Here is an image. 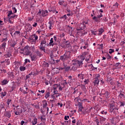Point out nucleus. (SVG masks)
<instances>
[{
	"label": "nucleus",
	"mask_w": 125,
	"mask_h": 125,
	"mask_svg": "<svg viewBox=\"0 0 125 125\" xmlns=\"http://www.w3.org/2000/svg\"><path fill=\"white\" fill-rule=\"evenodd\" d=\"M106 121V118L102 117L101 118L100 123H104Z\"/></svg>",
	"instance_id": "nucleus-42"
},
{
	"label": "nucleus",
	"mask_w": 125,
	"mask_h": 125,
	"mask_svg": "<svg viewBox=\"0 0 125 125\" xmlns=\"http://www.w3.org/2000/svg\"><path fill=\"white\" fill-rule=\"evenodd\" d=\"M41 120L42 121H45L46 120V118H45V115H42V116L41 117Z\"/></svg>",
	"instance_id": "nucleus-40"
},
{
	"label": "nucleus",
	"mask_w": 125,
	"mask_h": 125,
	"mask_svg": "<svg viewBox=\"0 0 125 125\" xmlns=\"http://www.w3.org/2000/svg\"><path fill=\"white\" fill-rule=\"evenodd\" d=\"M64 55H65L67 59H69V58H70L71 57V51H66Z\"/></svg>",
	"instance_id": "nucleus-13"
},
{
	"label": "nucleus",
	"mask_w": 125,
	"mask_h": 125,
	"mask_svg": "<svg viewBox=\"0 0 125 125\" xmlns=\"http://www.w3.org/2000/svg\"><path fill=\"white\" fill-rule=\"evenodd\" d=\"M100 79V75L98 74L96 75L95 80L94 81V83L95 85H96V84H98L99 83V79Z\"/></svg>",
	"instance_id": "nucleus-3"
},
{
	"label": "nucleus",
	"mask_w": 125,
	"mask_h": 125,
	"mask_svg": "<svg viewBox=\"0 0 125 125\" xmlns=\"http://www.w3.org/2000/svg\"><path fill=\"white\" fill-rule=\"evenodd\" d=\"M95 122L97 124V125H99V120L98 119H96Z\"/></svg>",
	"instance_id": "nucleus-63"
},
{
	"label": "nucleus",
	"mask_w": 125,
	"mask_h": 125,
	"mask_svg": "<svg viewBox=\"0 0 125 125\" xmlns=\"http://www.w3.org/2000/svg\"><path fill=\"white\" fill-rule=\"evenodd\" d=\"M111 58H112V57H111L110 56L108 55L106 57V59H107V60H110V59H111Z\"/></svg>",
	"instance_id": "nucleus-62"
},
{
	"label": "nucleus",
	"mask_w": 125,
	"mask_h": 125,
	"mask_svg": "<svg viewBox=\"0 0 125 125\" xmlns=\"http://www.w3.org/2000/svg\"><path fill=\"white\" fill-rule=\"evenodd\" d=\"M87 54H88V53L87 52H84V53H82V57H83V58H85L86 57V55H87Z\"/></svg>",
	"instance_id": "nucleus-36"
},
{
	"label": "nucleus",
	"mask_w": 125,
	"mask_h": 125,
	"mask_svg": "<svg viewBox=\"0 0 125 125\" xmlns=\"http://www.w3.org/2000/svg\"><path fill=\"white\" fill-rule=\"evenodd\" d=\"M79 27L77 28V31H82V30H83L84 29L85 25H83V24H80L79 25Z\"/></svg>",
	"instance_id": "nucleus-9"
},
{
	"label": "nucleus",
	"mask_w": 125,
	"mask_h": 125,
	"mask_svg": "<svg viewBox=\"0 0 125 125\" xmlns=\"http://www.w3.org/2000/svg\"><path fill=\"white\" fill-rule=\"evenodd\" d=\"M21 51L24 52L25 56H31L32 55V51H31V47L29 45L25 46L24 48L21 49Z\"/></svg>",
	"instance_id": "nucleus-1"
},
{
	"label": "nucleus",
	"mask_w": 125,
	"mask_h": 125,
	"mask_svg": "<svg viewBox=\"0 0 125 125\" xmlns=\"http://www.w3.org/2000/svg\"><path fill=\"white\" fill-rule=\"evenodd\" d=\"M48 24L49 25V30H51V27H53V23H52V22H51V21H49L48 22Z\"/></svg>",
	"instance_id": "nucleus-29"
},
{
	"label": "nucleus",
	"mask_w": 125,
	"mask_h": 125,
	"mask_svg": "<svg viewBox=\"0 0 125 125\" xmlns=\"http://www.w3.org/2000/svg\"><path fill=\"white\" fill-rule=\"evenodd\" d=\"M101 114H103V115H107V111H104L103 110L101 111Z\"/></svg>",
	"instance_id": "nucleus-54"
},
{
	"label": "nucleus",
	"mask_w": 125,
	"mask_h": 125,
	"mask_svg": "<svg viewBox=\"0 0 125 125\" xmlns=\"http://www.w3.org/2000/svg\"><path fill=\"white\" fill-rule=\"evenodd\" d=\"M123 97H125V95L122 94V93H120L119 95V98H123Z\"/></svg>",
	"instance_id": "nucleus-49"
},
{
	"label": "nucleus",
	"mask_w": 125,
	"mask_h": 125,
	"mask_svg": "<svg viewBox=\"0 0 125 125\" xmlns=\"http://www.w3.org/2000/svg\"><path fill=\"white\" fill-rule=\"evenodd\" d=\"M57 44V43H53V38H51L50 40V42H49V45L50 46H53L54 45H56Z\"/></svg>",
	"instance_id": "nucleus-17"
},
{
	"label": "nucleus",
	"mask_w": 125,
	"mask_h": 125,
	"mask_svg": "<svg viewBox=\"0 0 125 125\" xmlns=\"http://www.w3.org/2000/svg\"><path fill=\"white\" fill-rule=\"evenodd\" d=\"M4 62L6 63V65H9V64H10V60H9V59H5Z\"/></svg>",
	"instance_id": "nucleus-30"
},
{
	"label": "nucleus",
	"mask_w": 125,
	"mask_h": 125,
	"mask_svg": "<svg viewBox=\"0 0 125 125\" xmlns=\"http://www.w3.org/2000/svg\"><path fill=\"white\" fill-rule=\"evenodd\" d=\"M75 100H77L78 103V106H79V110L78 111L79 112H82L83 111V102H82V100L81 99L76 98Z\"/></svg>",
	"instance_id": "nucleus-2"
},
{
	"label": "nucleus",
	"mask_w": 125,
	"mask_h": 125,
	"mask_svg": "<svg viewBox=\"0 0 125 125\" xmlns=\"http://www.w3.org/2000/svg\"><path fill=\"white\" fill-rule=\"evenodd\" d=\"M81 88L83 91H84V93H86V88L85 87V85L82 84Z\"/></svg>",
	"instance_id": "nucleus-20"
},
{
	"label": "nucleus",
	"mask_w": 125,
	"mask_h": 125,
	"mask_svg": "<svg viewBox=\"0 0 125 125\" xmlns=\"http://www.w3.org/2000/svg\"><path fill=\"white\" fill-rule=\"evenodd\" d=\"M63 69H64V71H65V72H69V71L71 70V67L66 66L65 68H64Z\"/></svg>",
	"instance_id": "nucleus-31"
},
{
	"label": "nucleus",
	"mask_w": 125,
	"mask_h": 125,
	"mask_svg": "<svg viewBox=\"0 0 125 125\" xmlns=\"http://www.w3.org/2000/svg\"><path fill=\"white\" fill-rule=\"evenodd\" d=\"M7 42V38H5L2 40L1 42Z\"/></svg>",
	"instance_id": "nucleus-55"
},
{
	"label": "nucleus",
	"mask_w": 125,
	"mask_h": 125,
	"mask_svg": "<svg viewBox=\"0 0 125 125\" xmlns=\"http://www.w3.org/2000/svg\"><path fill=\"white\" fill-rule=\"evenodd\" d=\"M6 92H1L0 93V95L2 97H4V96H5V95H6Z\"/></svg>",
	"instance_id": "nucleus-41"
},
{
	"label": "nucleus",
	"mask_w": 125,
	"mask_h": 125,
	"mask_svg": "<svg viewBox=\"0 0 125 125\" xmlns=\"http://www.w3.org/2000/svg\"><path fill=\"white\" fill-rule=\"evenodd\" d=\"M63 85H66V84H68V83L67 82V81H66V80H64L63 81Z\"/></svg>",
	"instance_id": "nucleus-50"
},
{
	"label": "nucleus",
	"mask_w": 125,
	"mask_h": 125,
	"mask_svg": "<svg viewBox=\"0 0 125 125\" xmlns=\"http://www.w3.org/2000/svg\"><path fill=\"white\" fill-rule=\"evenodd\" d=\"M113 52H114V49H110L109 53H110V54H111V53H113Z\"/></svg>",
	"instance_id": "nucleus-58"
},
{
	"label": "nucleus",
	"mask_w": 125,
	"mask_h": 125,
	"mask_svg": "<svg viewBox=\"0 0 125 125\" xmlns=\"http://www.w3.org/2000/svg\"><path fill=\"white\" fill-rule=\"evenodd\" d=\"M20 70L21 72H23V71H25L26 70V67H25V66H20Z\"/></svg>",
	"instance_id": "nucleus-34"
},
{
	"label": "nucleus",
	"mask_w": 125,
	"mask_h": 125,
	"mask_svg": "<svg viewBox=\"0 0 125 125\" xmlns=\"http://www.w3.org/2000/svg\"><path fill=\"white\" fill-rule=\"evenodd\" d=\"M14 35V36H18V35H20V31H15Z\"/></svg>",
	"instance_id": "nucleus-45"
},
{
	"label": "nucleus",
	"mask_w": 125,
	"mask_h": 125,
	"mask_svg": "<svg viewBox=\"0 0 125 125\" xmlns=\"http://www.w3.org/2000/svg\"><path fill=\"white\" fill-rule=\"evenodd\" d=\"M4 116L9 119L11 117V112L10 111H6L4 113Z\"/></svg>",
	"instance_id": "nucleus-10"
},
{
	"label": "nucleus",
	"mask_w": 125,
	"mask_h": 125,
	"mask_svg": "<svg viewBox=\"0 0 125 125\" xmlns=\"http://www.w3.org/2000/svg\"><path fill=\"white\" fill-rule=\"evenodd\" d=\"M59 87V84H54L53 86V88L54 90H56L57 88Z\"/></svg>",
	"instance_id": "nucleus-28"
},
{
	"label": "nucleus",
	"mask_w": 125,
	"mask_h": 125,
	"mask_svg": "<svg viewBox=\"0 0 125 125\" xmlns=\"http://www.w3.org/2000/svg\"><path fill=\"white\" fill-rule=\"evenodd\" d=\"M68 79H69V80H68V83L69 84H72L74 82H75V79H72V76H70L68 77Z\"/></svg>",
	"instance_id": "nucleus-8"
},
{
	"label": "nucleus",
	"mask_w": 125,
	"mask_h": 125,
	"mask_svg": "<svg viewBox=\"0 0 125 125\" xmlns=\"http://www.w3.org/2000/svg\"><path fill=\"white\" fill-rule=\"evenodd\" d=\"M12 10H13L14 13H16V12H17V9H16V7H13Z\"/></svg>",
	"instance_id": "nucleus-46"
},
{
	"label": "nucleus",
	"mask_w": 125,
	"mask_h": 125,
	"mask_svg": "<svg viewBox=\"0 0 125 125\" xmlns=\"http://www.w3.org/2000/svg\"><path fill=\"white\" fill-rule=\"evenodd\" d=\"M60 60H60H60H57L56 61H55V60H53V62H54V63H55V62L57 63H59V62H60Z\"/></svg>",
	"instance_id": "nucleus-51"
},
{
	"label": "nucleus",
	"mask_w": 125,
	"mask_h": 125,
	"mask_svg": "<svg viewBox=\"0 0 125 125\" xmlns=\"http://www.w3.org/2000/svg\"><path fill=\"white\" fill-rule=\"evenodd\" d=\"M104 92L105 93L103 94H104V95H106V97H109L110 95V93L108 92V91H104Z\"/></svg>",
	"instance_id": "nucleus-38"
},
{
	"label": "nucleus",
	"mask_w": 125,
	"mask_h": 125,
	"mask_svg": "<svg viewBox=\"0 0 125 125\" xmlns=\"http://www.w3.org/2000/svg\"><path fill=\"white\" fill-rule=\"evenodd\" d=\"M59 94V93H58V91L56 90H54V94L52 96V98H53L54 99H55V95H56V94Z\"/></svg>",
	"instance_id": "nucleus-24"
},
{
	"label": "nucleus",
	"mask_w": 125,
	"mask_h": 125,
	"mask_svg": "<svg viewBox=\"0 0 125 125\" xmlns=\"http://www.w3.org/2000/svg\"><path fill=\"white\" fill-rule=\"evenodd\" d=\"M78 49H79V46L77 45H75V46H73L72 47H71L70 51H71L72 53H74V54H75L76 52H78Z\"/></svg>",
	"instance_id": "nucleus-4"
},
{
	"label": "nucleus",
	"mask_w": 125,
	"mask_h": 125,
	"mask_svg": "<svg viewBox=\"0 0 125 125\" xmlns=\"http://www.w3.org/2000/svg\"><path fill=\"white\" fill-rule=\"evenodd\" d=\"M33 27H37L38 26V23L37 22H34L33 24L32 25Z\"/></svg>",
	"instance_id": "nucleus-56"
},
{
	"label": "nucleus",
	"mask_w": 125,
	"mask_h": 125,
	"mask_svg": "<svg viewBox=\"0 0 125 125\" xmlns=\"http://www.w3.org/2000/svg\"><path fill=\"white\" fill-rule=\"evenodd\" d=\"M41 46H46V40H43L41 41Z\"/></svg>",
	"instance_id": "nucleus-14"
},
{
	"label": "nucleus",
	"mask_w": 125,
	"mask_h": 125,
	"mask_svg": "<svg viewBox=\"0 0 125 125\" xmlns=\"http://www.w3.org/2000/svg\"><path fill=\"white\" fill-rule=\"evenodd\" d=\"M39 49H40V50H41V51H43V52L45 53V46H40Z\"/></svg>",
	"instance_id": "nucleus-22"
},
{
	"label": "nucleus",
	"mask_w": 125,
	"mask_h": 125,
	"mask_svg": "<svg viewBox=\"0 0 125 125\" xmlns=\"http://www.w3.org/2000/svg\"><path fill=\"white\" fill-rule=\"evenodd\" d=\"M113 6H116V8H118L119 6V3H118V2H116L115 4L113 5Z\"/></svg>",
	"instance_id": "nucleus-57"
},
{
	"label": "nucleus",
	"mask_w": 125,
	"mask_h": 125,
	"mask_svg": "<svg viewBox=\"0 0 125 125\" xmlns=\"http://www.w3.org/2000/svg\"><path fill=\"white\" fill-rule=\"evenodd\" d=\"M33 75L34 76H38V75H39V72H38V71H36V72H33Z\"/></svg>",
	"instance_id": "nucleus-52"
},
{
	"label": "nucleus",
	"mask_w": 125,
	"mask_h": 125,
	"mask_svg": "<svg viewBox=\"0 0 125 125\" xmlns=\"http://www.w3.org/2000/svg\"><path fill=\"white\" fill-rule=\"evenodd\" d=\"M75 64H76V65L77 67H82V65H83V62L82 61H77V62H74Z\"/></svg>",
	"instance_id": "nucleus-12"
},
{
	"label": "nucleus",
	"mask_w": 125,
	"mask_h": 125,
	"mask_svg": "<svg viewBox=\"0 0 125 125\" xmlns=\"http://www.w3.org/2000/svg\"><path fill=\"white\" fill-rule=\"evenodd\" d=\"M11 101H12V100L9 99H8L7 102V104L8 105H10V102H11Z\"/></svg>",
	"instance_id": "nucleus-47"
},
{
	"label": "nucleus",
	"mask_w": 125,
	"mask_h": 125,
	"mask_svg": "<svg viewBox=\"0 0 125 125\" xmlns=\"http://www.w3.org/2000/svg\"><path fill=\"white\" fill-rule=\"evenodd\" d=\"M46 106H47V103L45 102V103L43 104V108H46Z\"/></svg>",
	"instance_id": "nucleus-48"
},
{
	"label": "nucleus",
	"mask_w": 125,
	"mask_h": 125,
	"mask_svg": "<svg viewBox=\"0 0 125 125\" xmlns=\"http://www.w3.org/2000/svg\"><path fill=\"white\" fill-rule=\"evenodd\" d=\"M16 44V42H15V41H13L11 43V46L12 47H15Z\"/></svg>",
	"instance_id": "nucleus-35"
},
{
	"label": "nucleus",
	"mask_w": 125,
	"mask_h": 125,
	"mask_svg": "<svg viewBox=\"0 0 125 125\" xmlns=\"http://www.w3.org/2000/svg\"><path fill=\"white\" fill-rule=\"evenodd\" d=\"M89 83V79H85L84 81V84H87Z\"/></svg>",
	"instance_id": "nucleus-43"
},
{
	"label": "nucleus",
	"mask_w": 125,
	"mask_h": 125,
	"mask_svg": "<svg viewBox=\"0 0 125 125\" xmlns=\"http://www.w3.org/2000/svg\"><path fill=\"white\" fill-rule=\"evenodd\" d=\"M69 118H70V116H64V120L65 121H67V120H68V119H69Z\"/></svg>",
	"instance_id": "nucleus-59"
},
{
	"label": "nucleus",
	"mask_w": 125,
	"mask_h": 125,
	"mask_svg": "<svg viewBox=\"0 0 125 125\" xmlns=\"http://www.w3.org/2000/svg\"><path fill=\"white\" fill-rule=\"evenodd\" d=\"M29 42L31 44H35L36 42V41L34 40V39H32L31 38H29Z\"/></svg>",
	"instance_id": "nucleus-25"
},
{
	"label": "nucleus",
	"mask_w": 125,
	"mask_h": 125,
	"mask_svg": "<svg viewBox=\"0 0 125 125\" xmlns=\"http://www.w3.org/2000/svg\"><path fill=\"white\" fill-rule=\"evenodd\" d=\"M11 57V53H8L7 54L5 55V57L6 58H9Z\"/></svg>",
	"instance_id": "nucleus-33"
},
{
	"label": "nucleus",
	"mask_w": 125,
	"mask_h": 125,
	"mask_svg": "<svg viewBox=\"0 0 125 125\" xmlns=\"http://www.w3.org/2000/svg\"><path fill=\"white\" fill-rule=\"evenodd\" d=\"M13 14L12 11H9V13H8V16L10 17V15H11V14Z\"/></svg>",
	"instance_id": "nucleus-61"
},
{
	"label": "nucleus",
	"mask_w": 125,
	"mask_h": 125,
	"mask_svg": "<svg viewBox=\"0 0 125 125\" xmlns=\"http://www.w3.org/2000/svg\"><path fill=\"white\" fill-rule=\"evenodd\" d=\"M35 53L37 56H39V57H41L42 55V54L41 52H40V50H39V49L36 50V51H35Z\"/></svg>",
	"instance_id": "nucleus-16"
},
{
	"label": "nucleus",
	"mask_w": 125,
	"mask_h": 125,
	"mask_svg": "<svg viewBox=\"0 0 125 125\" xmlns=\"http://www.w3.org/2000/svg\"><path fill=\"white\" fill-rule=\"evenodd\" d=\"M115 109H116V107L114 105L110 106L109 108V112H110V113H112V112H113V111H114Z\"/></svg>",
	"instance_id": "nucleus-23"
},
{
	"label": "nucleus",
	"mask_w": 125,
	"mask_h": 125,
	"mask_svg": "<svg viewBox=\"0 0 125 125\" xmlns=\"http://www.w3.org/2000/svg\"><path fill=\"white\" fill-rule=\"evenodd\" d=\"M93 20H94V21H95V22H98V21H99V18L97 17H94L92 18Z\"/></svg>",
	"instance_id": "nucleus-37"
},
{
	"label": "nucleus",
	"mask_w": 125,
	"mask_h": 125,
	"mask_svg": "<svg viewBox=\"0 0 125 125\" xmlns=\"http://www.w3.org/2000/svg\"><path fill=\"white\" fill-rule=\"evenodd\" d=\"M22 109L21 108H17V109L15 111V114L17 116H20V114H22Z\"/></svg>",
	"instance_id": "nucleus-5"
},
{
	"label": "nucleus",
	"mask_w": 125,
	"mask_h": 125,
	"mask_svg": "<svg viewBox=\"0 0 125 125\" xmlns=\"http://www.w3.org/2000/svg\"><path fill=\"white\" fill-rule=\"evenodd\" d=\"M9 81L6 79H4L3 81H1V83L2 85H5V84H7L8 83Z\"/></svg>",
	"instance_id": "nucleus-21"
},
{
	"label": "nucleus",
	"mask_w": 125,
	"mask_h": 125,
	"mask_svg": "<svg viewBox=\"0 0 125 125\" xmlns=\"http://www.w3.org/2000/svg\"><path fill=\"white\" fill-rule=\"evenodd\" d=\"M83 77H84V74H83V72L78 75V78H79V79L80 80H83Z\"/></svg>",
	"instance_id": "nucleus-18"
},
{
	"label": "nucleus",
	"mask_w": 125,
	"mask_h": 125,
	"mask_svg": "<svg viewBox=\"0 0 125 125\" xmlns=\"http://www.w3.org/2000/svg\"><path fill=\"white\" fill-rule=\"evenodd\" d=\"M75 62L72 64V67L70 69L71 71H77V67L78 66H77Z\"/></svg>",
	"instance_id": "nucleus-7"
},
{
	"label": "nucleus",
	"mask_w": 125,
	"mask_h": 125,
	"mask_svg": "<svg viewBox=\"0 0 125 125\" xmlns=\"http://www.w3.org/2000/svg\"><path fill=\"white\" fill-rule=\"evenodd\" d=\"M15 88V85L14 84V85H13V86L11 87L12 91H13V90H14Z\"/></svg>",
	"instance_id": "nucleus-64"
},
{
	"label": "nucleus",
	"mask_w": 125,
	"mask_h": 125,
	"mask_svg": "<svg viewBox=\"0 0 125 125\" xmlns=\"http://www.w3.org/2000/svg\"><path fill=\"white\" fill-rule=\"evenodd\" d=\"M47 13H48V11H47V10L43 11L42 13L43 17H45V16L47 15Z\"/></svg>",
	"instance_id": "nucleus-27"
},
{
	"label": "nucleus",
	"mask_w": 125,
	"mask_h": 125,
	"mask_svg": "<svg viewBox=\"0 0 125 125\" xmlns=\"http://www.w3.org/2000/svg\"><path fill=\"white\" fill-rule=\"evenodd\" d=\"M60 60H61V61H62V62H65V61H67V60H68V59L67 58V57L66 56L65 54L60 57Z\"/></svg>",
	"instance_id": "nucleus-6"
},
{
	"label": "nucleus",
	"mask_w": 125,
	"mask_h": 125,
	"mask_svg": "<svg viewBox=\"0 0 125 125\" xmlns=\"http://www.w3.org/2000/svg\"><path fill=\"white\" fill-rule=\"evenodd\" d=\"M30 39H31L32 40H34V41H37L38 39V35L36 34H33L30 37Z\"/></svg>",
	"instance_id": "nucleus-11"
},
{
	"label": "nucleus",
	"mask_w": 125,
	"mask_h": 125,
	"mask_svg": "<svg viewBox=\"0 0 125 125\" xmlns=\"http://www.w3.org/2000/svg\"><path fill=\"white\" fill-rule=\"evenodd\" d=\"M50 96V92L49 91H46L45 92V98L47 99Z\"/></svg>",
	"instance_id": "nucleus-19"
},
{
	"label": "nucleus",
	"mask_w": 125,
	"mask_h": 125,
	"mask_svg": "<svg viewBox=\"0 0 125 125\" xmlns=\"http://www.w3.org/2000/svg\"><path fill=\"white\" fill-rule=\"evenodd\" d=\"M30 49H31L32 51H33V52H35V50H36V48L35 47V46H31Z\"/></svg>",
	"instance_id": "nucleus-44"
},
{
	"label": "nucleus",
	"mask_w": 125,
	"mask_h": 125,
	"mask_svg": "<svg viewBox=\"0 0 125 125\" xmlns=\"http://www.w3.org/2000/svg\"><path fill=\"white\" fill-rule=\"evenodd\" d=\"M9 76L12 78H14V74H13V72L10 73Z\"/></svg>",
	"instance_id": "nucleus-60"
},
{
	"label": "nucleus",
	"mask_w": 125,
	"mask_h": 125,
	"mask_svg": "<svg viewBox=\"0 0 125 125\" xmlns=\"http://www.w3.org/2000/svg\"><path fill=\"white\" fill-rule=\"evenodd\" d=\"M98 31L99 33V35H102V33H103V32H104V30H103V29L100 28L99 29Z\"/></svg>",
	"instance_id": "nucleus-39"
},
{
	"label": "nucleus",
	"mask_w": 125,
	"mask_h": 125,
	"mask_svg": "<svg viewBox=\"0 0 125 125\" xmlns=\"http://www.w3.org/2000/svg\"><path fill=\"white\" fill-rule=\"evenodd\" d=\"M125 106V102H122L120 103V107Z\"/></svg>",
	"instance_id": "nucleus-53"
},
{
	"label": "nucleus",
	"mask_w": 125,
	"mask_h": 125,
	"mask_svg": "<svg viewBox=\"0 0 125 125\" xmlns=\"http://www.w3.org/2000/svg\"><path fill=\"white\" fill-rule=\"evenodd\" d=\"M31 58L32 61H35L37 60V59H38V56L37 55L34 54L32 56H31Z\"/></svg>",
	"instance_id": "nucleus-15"
},
{
	"label": "nucleus",
	"mask_w": 125,
	"mask_h": 125,
	"mask_svg": "<svg viewBox=\"0 0 125 125\" xmlns=\"http://www.w3.org/2000/svg\"><path fill=\"white\" fill-rule=\"evenodd\" d=\"M37 123H38V119L34 118L32 121V125H37Z\"/></svg>",
	"instance_id": "nucleus-26"
},
{
	"label": "nucleus",
	"mask_w": 125,
	"mask_h": 125,
	"mask_svg": "<svg viewBox=\"0 0 125 125\" xmlns=\"http://www.w3.org/2000/svg\"><path fill=\"white\" fill-rule=\"evenodd\" d=\"M6 46V42H3V43L1 45V47H2V48H3L4 49Z\"/></svg>",
	"instance_id": "nucleus-32"
}]
</instances>
